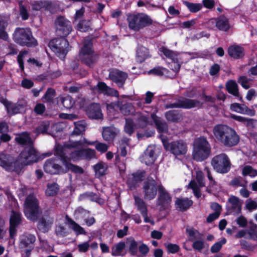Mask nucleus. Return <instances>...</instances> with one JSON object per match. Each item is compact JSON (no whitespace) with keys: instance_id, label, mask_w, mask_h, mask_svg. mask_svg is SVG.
Listing matches in <instances>:
<instances>
[{"instance_id":"nucleus-10","label":"nucleus","mask_w":257,"mask_h":257,"mask_svg":"<svg viewBox=\"0 0 257 257\" xmlns=\"http://www.w3.org/2000/svg\"><path fill=\"white\" fill-rule=\"evenodd\" d=\"M68 42L64 38L52 40L49 43L50 48L61 59H64L68 52Z\"/></svg>"},{"instance_id":"nucleus-60","label":"nucleus","mask_w":257,"mask_h":257,"mask_svg":"<svg viewBox=\"0 0 257 257\" xmlns=\"http://www.w3.org/2000/svg\"><path fill=\"white\" fill-rule=\"evenodd\" d=\"M166 248L168 253H175L179 251L180 247L176 244L170 243L167 244Z\"/></svg>"},{"instance_id":"nucleus-39","label":"nucleus","mask_w":257,"mask_h":257,"mask_svg":"<svg viewBox=\"0 0 257 257\" xmlns=\"http://www.w3.org/2000/svg\"><path fill=\"white\" fill-rule=\"evenodd\" d=\"M58 99V102H60L66 109L71 108L74 104L72 98L69 95L59 96Z\"/></svg>"},{"instance_id":"nucleus-52","label":"nucleus","mask_w":257,"mask_h":257,"mask_svg":"<svg viewBox=\"0 0 257 257\" xmlns=\"http://www.w3.org/2000/svg\"><path fill=\"white\" fill-rule=\"evenodd\" d=\"M135 203L138 206V209L140 210L142 214H145V211H147L146 206L144 201L138 197H135Z\"/></svg>"},{"instance_id":"nucleus-53","label":"nucleus","mask_w":257,"mask_h":257,"mask_svg":"<svg viewBox=\"0 0 257 257\" xmlns=\"http://www.w3.org/2000/svg\"><path fill=\"white\" fill-rule=\"evenodd\" d=\"M186 231L188 235L190 237H192V238L190 239L191 241H192L193 239L201 238L202 236L198 230H195L194 228L186 229Z\"/></svg>"},{"instance_id":"nucleus-63","label":"nucleus","mask_w":257,"mask_h":257,"mask_svg":"<svg viewBox=\"0 0 257 257\" xmlns=\"http://www.w3.org/2000/svg\"><path fill=\"white\" fill-rule=\"evenodd\" d=\"M120 104L119 102L111 103L107 104V109L110 113H114L115 111L119 109Z\"/></svg>"},{"instance_id":"nucleus-4","label":"nucleus","mask_w":257,"mask_h":257,"mask_svg":"<svg viewBox=\"0 0 257 257\" xmlns=\"http://www.w3.org/2000/svg\"><path fill=\"white\" fill-rule=\"evenodd\" d=\"M162 143L164 149L170 152L175 156L185 155L188 150L187 144L183 140H177L169 143L167 139L162 138Z\"/></svg>"},{"instance_id":"nucleus-29","label":"nucleus","mask_w":257,"mask_h":257,"mask_svg":"<svg viewBox=\"0 0 257 257\" xmlns=\"http://www.w3.org/2000/svg\"><path fill=\"white\" fill-rule=\"evenodd\" d=\"M226 89L229 93L238 97L240 100L242 101V96L239 93L238 85L234 80L228 81L226 83Z\"/></svg>"},{"instance_id":"nucleus-41","label":"nucleus","mask_w":257,"mask_h":257,"mask_svg":"<svg viewBox=\"0 0 257 257\" xmlns=\"http://www.w3.org/2000/svg\"><path fill=\"white\" fill-rule=\"evenodd\" d=\"M128 251L132 255H136L138 251V244L137 241L133 238H127L126 241Z\"/></svg>"},{"instance_id":"nucleus-6","label":"nucleus","mask_w":257,"mask_h":257,"mask_svg":"<svg viewBox=\"0 0 257 257\" xmlns=\"http://www.w3.org/2000/svg\"><path fill=\"white\" fill-rule=\"evenodd\" d=\"M55 153L61 158V161L65 166V168H67V172L70 170L78 174H82L84 173V170L82 168L70 163L69 161L72 160L69 158L70 153L65 151L62 145H57L56 146Z\"/></svg>"},{"instance_id":"nucleus-38","label":"nucleus","mask_w":257,"mask_h":257,"mask_svg":"<svg viewBox=\"0 0 257 257\" xmlns=\"http://www.w3.org/2000/svg\"><path fill=\"white\" fill-rule=\"evenodd\" d=\"M149 57L148 50L145 47H139L137 51V61L140 63L144 62Z\"/></svg>"},{"instance_id":"nucleus-3","label":"nucleus","mask_w":257,"mask_h":257,"mask_svg":"<svg viewBox=\"0 0 257 257\" xmlns=\"http://www.w3.org/2000/svg\"><path fill=\"white\" fill-rule=\"evenodd\" d=\"M210 144L204 136L196 138L193 143L192 157L197 162L207 159L210 155Z\"/></svg>"},{"instance_id":"nucleus-59","label":"nucleus","mask_w":257,"mask_h":257,"mask_svg":"<svg viewBox=\"0 0 257 257\" xmlns=\"http://www.w3.org/2000/svg\"><path fill=\"white\" fill-rule=\"evenodd\" d=\"M20 5V15L23 20H27L29 17V13L27 8L21 2Z\"/></svg>"},{"instance_id":"nucleus-18","label":"nucleus","mask_w":257,"mask_h":257,"mask_svg":"<svg viewBox=\"0 0 257 257\" xmlns=\"http://www.w3.org/2000/svg\"><path fill=\"white\" fill-rule=\"evenodd\" d=\"M92 90L95 92L103 93L108 96L118 97L119 95L117 90L108 87L103 82H98Z\"/></svg>"},{"instance_id":"nucleus-28","label":"nucleus","mask_w":257,"mask_h":257,"mask_svg":"<svg viewBox=\"0 0 257 257\" xmlns=\"http://www.w3.org/2000/svg\"><path fill=\"white\" fill-rule=\"evenodd\" d=\"M215 26L220 31L226 32L230 29L228 19L221 15L216 19Z\"/></svg>"},{"instance_id":"nucleus-14","label":"nucleus","mask_w":257,"mask_h":257,"mask_svg":"<svg viewBox=\"0 0 257 257\" xmlns=\"http://www.w3.org/2000/svg\"><path fill=\"white\" fill-rule=\"evenodd\" d=\"M2 103L5 105L8 113L11 115L21 113L27 106V102L25 99L19 100L16 103L7 100H3Z\"/></svg>"},{"instance_id":"nucleus-61","label":"nucleus","mask_w":257,"mask_h":257,"mask_svg":"<svg viewBox=\"0 0 257 257\" xmlns=\"http://www.w3.org/2000/svg\"><path fill=\"white\" fill-rule=\"evenodd\" d=\"M192 247L195 250L201 251L204 247V242L203 240H197L194 241L192 244Z\"/></svg>"},{"instance_id":"nucleus-56","label":"nucleus","mask_w":257,"mask_h":257,"mask_svg":"<svg viewBox=\"0 0 257 257\" xmlns=\"http://www.w3.org/2000/svg\"><path fill=\"white\" fill-rule=\"evenodd\" d=\"M249 80L246 76H241L238 78L237 82L243 88L247 89L250 88V85L248 84Z\"/></svg>"},{"instance_id":"nucleus-48","label":"nucleus","mask_w":257,"mask_h":257,"mask_svg":"<svg viewBox=\"0 0 257 257\" xmlns=\"http://www.w3.org/2000/svg\"><path fill=\"white\" fill-rule=\"evenodd\" d=\"M226 242V239L225 238H222L221 240L214 243L210 248V251L212 253L218 252L223 244Z\"/></svg>"},{"instance_id":"nucleus-17","label":"nucleus","mask_w":257,"mask_h":257,"mask_svg":"<svg viewBox=\"0 0 257 257\" xmlns=\"http://www.w3.org/2000/svg\"><path fill=\"white\" fill-rule=\"evenodd\" d=\"M55 26L57 30L60 32L63 36L68 35L72 29L70 22L63 17H59L56 19Z\"/></svg>"},{"instance_id":"nucleus-49","label":"nucleus","mask_w":257,"mask_h":257,"mask_svg":"<svg viewBox=\"0 0 257 257\" xmlns=\"http://www.w3.org/2000/svg\"><path fill=\"white\" fill-rule=\"evenodd\" d=\"M75 128L73 132L74 135H79L85 130V123L83 121H79L75 123Z\"/></svg>"},{"instance_id":"nucleus-11","label":"nucleus","mask_w":257,"mask_h":257,"mask_svg":"<svg viewBox=\"0 0 257 257\" xmlns=\"http://www.w3.org/2000/svg\"><path fill=\"white\" fill-rule=\"evenodd\" d=\"M15 41L22 46H30L34 44L35 40L32 37L29 29L17 28L14 35Z\"/></svg>"},{"instance_id":"nucleus-2","label":"nucleus","mask_w":257,"mask_h":257,"mask_svg":"<svg viewBox=\"0 0 257 257\" xmlns=\"http://www.w3.org/2000/svg\"><path fill=\"white\" fill-rule=\"evenodd\" d=\"M212 132L215 140L225 147L235 146L239 142V136L235 130L226 124L215 125Z\"/></svg>"},{"instance_id":"nucleus-22","label":"nucleus","mask_w":257,"mask_h":257,"mask_svg":"<svg viewBox=\"0 0 257 257\" xmlns=\"http://www.w3.org/2000/svg\"><path fill=\"white\" fill-rule=\"evenodd\" d=\"M21 215L19 212L13 211L10 218V234L12 238L16 234V227L21 223Z\"/></svg>"},{"instance_id":"nucleus-58","label":"nucleus","mask_w":257,"mask_h":257,"mask_svg":"<svg viewBox=\"0 0 257 257\" xmlns=\"http://www.w3.org/2000/svg\"><path fill=\"white\" fill-rule=\"evenodd\" d=\"M134 131L133 121L130 119H126V123L124 126V131L126 133L131 135Z\"/></svg>"},{"instance_id":"nucleus-45","label":"nucleus","mask_w":257,"mask_h":257,"mask_svg":"<svg viewBox=\"0 0 257 257\" xmlns=\"http://www.w3.org/2000/svg\"><path fill=\"white\" fill-rule=\"evenodd\" d=\"M8 25L7 19L2 16H0V38L3 39L7 38V34L5 32V28Z\"/></svg>"},{"instance_id":"nucleus-44","label":"nucleus","mask_w":257,"mask_h":257,"mask_svg":"<svg viewBox=\"0 0 257 257\" xmlns=\"http://www.w3.org/2000/svg\"><path fill=\"white\" fill-rule=\"evenodd\" d=\"M58 190V185L56 183H48L46 190V194L49 196H54L57 194Z\"/></svg>"},{"instance_id":"nucleus-51","label":"nucleus","mask_w":257,"mask_h":257,"mask_svg":"<svg viewBox=\"0 0 257 257\" xmlns=\"http://www.w3.org/2000/svg\"><path fill=\"white\" fill-rule=\"evenodd\" d=\"M248 234L250 236V239L257 241V225L256 224H252L249 227Z\"/></svg>"},{"instance_id":"nucleus-31","label":"nucleus","mask_w":257,"mask_h":257,"mask_svg":"<svg viewBox=\"0 0 257 257\" xmlns=\"http://www.w3.org/2000/svg\"><path fill=\"white\" fill-rule=\"evenodd\" d=\"M165 117L167 120L178 122L182 119V115L178 110H171L165 113Z\"/></svg>"},{"instance_id":"nucleus-42","label":"nucleus","mask_w":257,"mask_h":257,"mask_svg":"<svg viewBox=\"0 0 257 257\" xmlns=\"http://www.w3.org/2000/svg\"><path fill=\"white\" fill-rule=\"evenodd\" d=\"M94 169L96 175L99 176H101L105 175L106 173L107 170V165L106 163L100 162L94 166Z\"/></svg>"},{"instance_id":"nucleus-36","label":"nucleus","mask_w":257,"mask_h":257,"mask_svg":"<svg viewBox=\"0 0 257 257\" xmlns=\"http://www.w3.org/2000/svg\"><path fill=\"white\" fill-rule=\"evenodd\" d=\"M0 166L10 171H18V169L13 168L12 163L10 162L9 158L3 153H0Z\"/></svg>"},{"instance_id":"nucleus-55","label":"nucleus","mask_w":257,"mask_h":257,"mask_svg":"<svg viewBox=\"0 0 257 257\" xmlns=\"http://www.w3.org/2000/svg\"><path fill=\"white\" fill-rule=\"evenodd\" d=\"M55 95V91L53 89L50 88L47 89L45 95L43 97V98L45 99L47 101L51 102Z\"/></svg>"},{"instance_id":"nucleus-37","label":"nucleus","mask_w":257,"mask_h":257,"mask_svg":"<svg viewBox=\"0 0 257 257\" xmlns=\"http://www.w3.org/2000/svg\"><path fill=\"white\" fill-rule=\"evenodd\" d=\"M35 241V236L30 234H25L21 237L20 246L21 248L28 247Z\"/></svg>"},{"instance_id":"nucleus-64","label":"nucleus","mask_w":257,"mask_h":257,"mask_svg":"<svg viewBox=\"0 0 257 257\" xmlns=\"http://www.w3.org/2000/svg\"><path fill=\"white\" fill-rule=\"evenodd\" d=\"M89 27L88 22L86 21H81L77 25L78 29L82 32L88 30Z\"/></svg>"},{"instance_id":"nucleus-1","label":"nucleus","mask_w":257,"mask_h":257,"mask_svg":"<svg viewBox=\"0 0 257 257\" xmlns=\"http://www.w3.org/2000/svg\"><path fill=\"white\" fill-rule=\"evenodd\" d=\"M85 144L94 145V142H88L85 139L79 141L70 140L64 144L62 147L65 151L70 153L69 158L73 161L93 158L95 155V151L90 149H84Z\"/></svg>"},{"instance_id":"nucleus-9","label":"nucleus","mask_w":257,"mask_h":257,"mask_svg":"<svg viewBox=\"0 0 257 257\" xmlns=\"http://www.w3.org/2000/svg\"><path fill=\"white\" fill-rule=\"evenodd\" d=\"M175 102L167 104L165 108H184L191 109L196 107H199L201 105L200 101L196 99H192L187 98L182 96H180L178 98H175Z\"/></svg>"},{"instance_id":"nucleus-43","label":"nucleus","mask_w":257,"mask_h":257,"mask_svg":"<svg viewBox=\"0 0 257 257\" xmlns=\"http://www.w3.org/2000/svg\"><path fill=\"white\" fill-rule=\"evenodd\" d=\"M183 4L188 8L190 12L193 13L198 12L202 8V5L199 3H192L186 1H183Z\"/></svg>"},{"instance_id":"nucleus-33","label":"nucleus","mask_w":257,"mask_h":257,"mask_svg":"<svg viewBox=\"0 0 257 257\" xmlns=\"http://www.w3.org/2000/svg\"><path fill=\"white\" fill-rule=\"evenodd\" d=\"M125 244L124 242H119L113 245L111 247V254L112 256H123L125 254L124 248Z\"/></svg>"},{"instance_id":"nucleus-7","label":"nucleus","mask_w":257,"mask_h":257,"mask_svg":"<svg viewBox=\"0 0 257 257\" xmlns=\"http://www.w3.org/2000/svg\"><path fill=\"white\" fill-rule=\"evenodd\" d=\"M127 20L129 28L135 31H139L152 23L151 19L144 14L130 15Z\"/></svg>"},{"instance_id":"nucleus-16","label":"nucleus","mask_w":257,"mask_h":257,"mask_svg":"<svg viewBox=\"0 0 257 257\" xmlns=\"http://www.w3.org/2000/svg\"><path fill=\"white\" fill-rule=\"evenodd\" d=\"M162 53L165 56L171 61L170 68L173 71L177 73L180 69V65L178 63L177 55L173 51L165 47L162 46Z\"/></svg>"},{"instance_id":"nucleus-27","label":"nucleus","mask_w":257,"mask_h":257,"mask_svg":"<svg viewBox=\"0 0 257 257\" xmlns=\"http://www.w3.org/2000/svg\"><path fill=\"white\" fill-rule=\"evenodd\" d=\"M230 109L232 111L238 113L246 114L250 116H253L255 114V111L249 108L244 104H239L238 103H233L230 105Z\"/></svg>"},{"instance_id":"nucleus-34","label":"nucleus","mask_w":257,"mask_h":257,"mask_svg":"<svg viewBox=\"0 0 257 257\" xmlns=\"http://www.w3.org/2000/svg\"><path fill=\"white\" fill-rule=\"evenodd\" d=\"M172 201V197L162 185V210L168 209Z\"/></svg>"},{"instance_id":"nucleus-62","label":"nucleus","mask_w":257,"mask_h":257,"mask_svg":"<svg viewBox=\"0 0 257 257\" xmlns=\"http://www.w3.org/2000/svg\"><path fill=\"white\" fill-rule=\"evenodd\" d=\"M196 179L200 187L205 186L204 177L202 171H198L197 172Z\"/></svg>"},{"instance_id":"nucleus-54","label":"nucleus","mask_w":257,"mask_h":257,"mask_svg":"<svg viewBox=\"0 0 257 257\" xmlns=\"http://www.w3.org/2000/svg\"><path fill=\"white\" fill-rule=\"evenodd\" d=\"M55 232L57 235L60 236H65L68 234V230L66 227L62 224L56 226Z\"/></svg>"},{"instance_id":"nucleus-57","label":"nucleus","mask_w":257,"mask_h":257,"mask_svg":"<svg viewBox=\"0 0 257 257\" xmlns=\"http://www.w3.org/2000/svg\"><path fill=\"white\" fill-rule=\"evenodd\" d=\"M52 223V221L47 222L46 220L42 219L39 222L38 227L40 229L45 232L47 231Z\"/></svg>"},{"instance_id":"nucleus-32","label":"nucleus","mask_w":257,"mask_h":257,"mask_svg":"<svg viewBox=\"0 0 257 257\" xmlns=\"http://www.w3.org/2000/svg\"><path fill=\"white\" fill-rule=\"evenodd\" d=\"M175 204L180 211H185L192 205L193 201L188 198H177Z\"/></svg>"},{"instance_id":"nucleus-40","label":"nucleus","mask_w":257,"mask_h":257,"mask_svg":"<svg viewBox=\"0 0 257 257\" xmlns=\"http://www.w3.org/2000/svg\"><path fill=\"white\" fill-rule=\"evenodd\" d=\"M231 117L234 120L244 123L247 127H253L254 120L235 114H231Z\"/></svg>"},{"instance_id":"nucleus-8","label":"nucleus","mask_w":257,"mask_h":257,"mask_svg":"<svg viewBox=\"0 0 257 257\" xmlns=\"http://www.w3.org/2000/svg\"><path fill=\"white\" fill-rule=\"evenodd\" d=\"M24 212L26 217L32 220H36L39 214V209L37 199L33 195L27 197L24 206Z\"/></svg>"},{"instance_id":"nucleus-24","label":"nucleus","mask_w":257,"mask_h":257,"mask_svg":"<svg viewBox=\"0 0 257 257\" xmlns=\"http://www.w3.org/2000/svg\"><path fill=\"white\" fill-rule=\"evenodd\" d=\"M119 131L113 126L104 127L103 128L102 136L104 140L106 142H112L116 136L119 134Z\"/></svg>"},{"instance_id":"nucleus-30","label":"nucleus","mask_w":257,"mask_h":257,"mask_svg":"<svg viewBox=\"0 0 257 257\" xmlns=\"http://www.w3.org/2000/svg\"><path fill=\"white\" fill-rule=\"evenodd\" d=\"M65 218L66 220V223L68 224L69 227L74 231L77 235L86 234V232L84 229L79 224L69 218L67 215L65 216Z\"/></svg>"},{"instance_id":"nucleus-20","label":"nucleus","mask_w":257,"mask_h":257,"mask_svg":"<svg viewBox=\"0 0 257 257\" xmlns=\"http://www.w3.org/2000/svg\"><path fill=\"white\" fill-rule=\"evenodd\" d=\"M109 77L119 87H121L127 78V74L125 72L116 69L110 72Z\"/></svg>"},{"instance_id":"nucleus-19","label":"nucleus","mask_w":257,"mask_h":257,"mask_svg":"<svg viewBox=\"0 0 257 257\" xmlns=\"http://www.w3.org/2000/svg\"><path fill=\"white\" fill-rule=\"evenodd\" d=\"M227 53L229 56L235 60L242 59L245 55L243 47L238 45H232L228 47Z\"/></svg>"},{"instance_id":"nucleus-12","label":"nucleus","mask_w":257,"mask_h":257,"mask_svg":"<svg viewBox=\"0 0 257 257\" xmlns=\"http://www.w3.org/2000/svg\"><path fill=\"white\" fill-rule=\"evenodd\" d=\"M93 52L91 39L89 38H86L80 53V56L82 61L89 66H90L94 61Z\"/></svg>"},{"instance_id":"nucleus-50","label":"nucleus","mask_w":257,"mask_h":257,"mask_svg":"<svg viewBox=\"0 0 257 257\" xmlns=\"http://www.w3.org/2000/svg\"><path fill=\"white\" fill-rule=\"evenodd\" d=\"M89 215V212L82 208H77L74 212L75 218L78 219L79 218H86Z\"/></svg>"},{"instance_id":"nucleus-35","label":"nucleus","mask_w":257,"mask_h":257,"mask_svg":"<svg viewBox=\"0 0 257 257\" xmlns=\"http://www.w3.org/2000/svg\"><path fill=\"white\" fill-rule=\"evenodd\" d=\"M15 140L20 144L28 145V147H32V141L29 137V135L26 132L18 135Z\"/></svg>"},{"instance_id":"nucleus-15","label":"nucleus","mask_w":257,"mask_h":257,"mask_svg":"<svg viewBox=\"0 0 257 257\" xmlns=\"http://www.w3.org/2000/svg\"><path fill=\"white\" fill-rule=\"evenodd\" d=\"M58 160L56 159L48 160L44 166L45 172L51 174L66 173L67 168H65L63 164L62 166L60 165L58 163Z\"/></svg>"},{"instance_id":"nucleus-23","label":"nucleus","mask_w":257,"mask_h":257,"mask_svg":"<svg viewBox=\"0 0 257 257\" xmlns=\"http://www.w3.org/2000/svg\"><path fill=\"white\" fill-rule=\"evenodd\" d=\"M144 190L146 198L151 199L155 197L157 194L156 181L154 180H149L145 183Z\"/></svg>"},{"instance_id":"nucleus-21","label":"nucleus","mask_w":257,"mask_h":257,"mask_svg":"<svg viewBox=\"0 0 257 257\" xmlns=\"http://www.w3.org/2000/svg\"><path fill=\"white\" fill-rule=\"evenodd\" d=\"M140 159L142 163L146 164L147 165L153 164L156 159L155 147L153 146H149L141 157Z\"/></svg>"},{"instance_id":"nucleus-13","label":"nucleus","mask_w":257,"mask_h":257,"mask_svg":"<svg viewBox=\"0 0 257 257\" xmlns=\"http://www.w3.org/2000/svg\"><path fill=\"white\" fill-rule=\"evenodd\" d=\"M37 160L38 155L36 151L32 147H29L22 152L19 156L18 162L23 166L36 162Z\"/></svg>"},{"instance_id":"nucleus-26","label":"nucleus","mask_w":257,"mask_h":257,"mask_svg":"<svg viewBox=\"0 0 257 257\" xmlns=\"http://www.w3.org/2000/svg\"><path fill=\"white\" fill-rule=\"evenodd\" d=\"M145 173L144 171H138L129 176L127 184L131 189L135 188L136 185L144 179Z\"/></svg>"},{"instance_id":"nucleus-5","label":"nucleus","mask_w":257,"mask_h":257,"mask_svg":"<svg viewBox=\"0 0 257 257\" xmlns=\"http://www.w3.org/2000/svg\"><path fill=\"white\" fill-rule=\"evenodd\" d=\"M211 164L214 170L220 174L229 172L231 166L229 157L224 153L214 156L211 159Z\"/></svg>"},{"instance_id":"nucleus-47","label":"nucleus","mask_w":257,"mask_h":257,"mask_svg":"<svg viewBox=\"0 0 257 257\" xmlns=\"http://www.w3.org/2000/svg\"><path fill=\"white\" fill-rule=\"evenodd\" d=\"M120 112L124 115H129L134 112V108L131 103H126L119 106Z\"/></svg>"},{"instance_id":"nucleus-25","label":"nucleus","mask_w":257,"mask_h":257,"mask_svg":"<svg viewBox=\"0 0 257 257\" xmlns=\"http://www.w3.org/2000/svg\"><path fill=\"white\" fill-rule=\"evenodd\" d=\"M86 113L89 117L93 119H99L102 117L100 107L98 103H93L89 105L86 109Z\"/></svg>"},{"instance_id":"nucleus-46","label":"nucleus","mask_w":257,"mask_h":257,"mask_svg":"<svg viewBox=\"0 0 257 257\" xmlns=\"http://www.w3.org/2000/svg\"><path fill=\"white\" fill-rule=\"evenodd\" d=\"M242 174L244 176L249 175L253 178L257 176V170L254 169L249 165H246L242 169Z\"/></svg>"}]
</instances>
